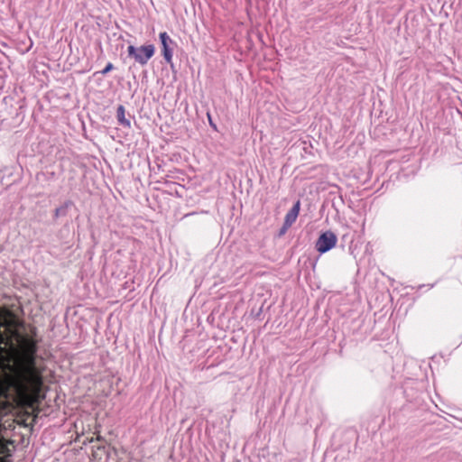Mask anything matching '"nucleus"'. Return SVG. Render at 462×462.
Here are the masks:
<instances>
[{
  "label": "nucleus",
  "instance_id": "obj_1",
  "mask_svg": "<svg viewBox=\"0 0 462 462\" xmlns=\"http://www.w3.org/2000/svg\"><path fill=\"white\" fill-rule=\"evenodd\" d=\"M20 321L12 311L0 308V344L10 353L0 377V398L19 406L38 402L43 386L44 366L37 357L35 331L19 330Z\"/></svg>",
  "mask_w": 462,
  "mask_h": 462
},
{
  "label": "nucleus",
  "instance_id": "obj_2",
  "mask_svg": "<svg viewBox=\"0 0 462 462\" xmlns=\"http://www.w3.org/2000/svg\"><path fill=\"white\" fill-rule=\"evenodd\" d=\"M127 51L129 57H132L137 63L143 66L153 56L155 48L152 44L143 45L138 48L130 45Z\"/></svg>",
  "mask_w": 462,
  "mask_h": 462
},
{
  "label": "nucleus",
  "instance_id": "obj_3",
  "mask_svg": "<svg viewBox=\"0 0 462 462\" xmlns=\"http://www.w3.org/2000/svg\"><path fill=\"white\" fill-rule=\"evenodd\" d=\"M337 242V236L332 231H326L319 236L315 247L319 254H325L334 248Z\"/></svg>",
  "mask_w": 462,
  "mask_h": 462
},
{
  "label": "nucleus",
  "instance_id": "obj_4",
  "mask_svg": "<svg viewBox=\"0 0 462 462\" xmlns=\"http://www.w3.org/2000/svg\"><path fill=\"white\" fill-rule=\"evenodd\" d=\"M160 40L162 45V55L167 63H171L172 60V49L171 45L172 44V40L167 34V32H161Z\"/></svg>",
  "mask_w": 462,
  "mask_h": 462
},
{
  "label": "nucleus",
  "instance_id": "obj_5",
  "mask_svg": "<svg viewBox=\"0 0 462 462\" xmlns=\"http://www.w3.org/2000/svg\"><path fill=\"white\" fill-rule=\"evenodd\" d=\"M300 209V202L298 200L293 207L290 209V211L285 215L284 224L286 226H291L292 224L296 221Z\"/></svg>",
  "mask_w": 462,
  "mask_h": 462
},
{
  "label": "nucleus",
  "instance_id": "obj_6",
  "mask_svg": "<svg viewBox=\"0 0 462 462\" xmlns=\"http://www.w3.org/2000/svg\"><path fill=\"white\" fill-rule=\"evenodd\" d=\"M116 116H117V120L120 123V125H122L125 127H130L131 123L128 119L125 118V109L124 106L120 105L117 107Z\"/></svg>",
  "mask_w": 462,
  "mask_h": 462
},
{
  "label": "nucleus",
  "instance_id": "obj_7",
  "mask_svg": "<svg viewBox=\"0 0 462 462\" xmlns=\"http://www.w3.org/2000/svg\"><path fill=\"white\" fill-rule=\"evenodd\" d=\"M6 447L0 442V462H10L8 456L5 455Z\"/></svg>",
  "mask_w": 462,
  "mask_h": 462
},
{
  "label": "nucleus",
  "instance_id": "obj_8",
  "mask_svg": "<svg viewBox=\"0 0 462 462\" xmlns=\"http://www.w3.org/2000/svg\"><path fill=\"white\" fill-rule=\"evenodd\" d=\"M114 66L111 62L107 63L106 66L105 67V69L101 71V73L103 75L108 73L109 71H111L113 69Z\"/></svg>",
  "mask_w": 462,
  "mask_h": 462
},
{
  "label": "nucleus",
  "instance_id": "obj_9",
  "mask_svg": "<svg viewBox=\"0 0 462 462\" xmlns=\"http://www.w3.org/2000/svg\"><path fill=\"white\" fill-rule=\"evenodd\" d=\"M290 227L291 226H286V224L283 223V226L280 230V235H284Z\"/></svg>",
  "mask_w": 462,
  "mask_h": 462
}]
</instances>
